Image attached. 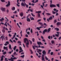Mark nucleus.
<instances>
[{"instance_id": "56", "label": "nucleus", "mask_w": 61, "mask_h": 61, "mask_svg": "<svg viewBox=\"0 0 61 61\" xmlns=\"http://www.w3.org/2000/svg\"><path fill=\"white\" fill-rule=\"evenodd\" d=\"M6 40H8V37L7 36H6L5 37Z\"/></svg>"}, {"instance_id": "4", "label": "nucleus", "mask_w": 61, "mask_h": 61, "mask_svg": "<svg viewBox=\"0 0 61 61\" xmlns=\"http://www.w3.org/2000/svg\"><path fill=\"white\" fill-rule=\"evenodd\" d=\"M52 19H53V17L52 16H51L49 18V20L48 19H47V21L48 22H49V20H51Z\"/></svg>"}, {"instance_id": "1", "label": "nucleus", "mask_w": 61, "mask_h": 61, "mask_svg": "<svg viewBox=\"0 0 61 61\" xmlns=\"http://www.w3.org/2000/svg\"><path fill=\"white\" fill-rule=\"evenodd\" d=\"M21 6H23L24 7H25V5L26 6V7H27V8H28V5H27L25 2H24H24H22V3L21 4Z\"/></svg>"}, {"instance_id": "29", "label": "nucleus", "mask_w": 61, "mask_h": 61, "mask_svg": "<svg viewBox=\"0 0 61 61\" xmlns=\"http://www.w3.org/2000/svg\"><path fill=\"white\" fill-rule=\"evenodd\" d=\"M36 29H38V30H40V29L39 28V27H37L36 28Z\"/></svg>"}, {"instance_id": "19", "label": "nucleus", "mask_w": 61, "mask_h": 61, "mask_svg": "<svg viewBox=\"0 0 61 61\" xmlns=\"http://www.w3.org/2000/svg\"><path fill=\"white\" fill-rule=\"evenodd\" d=\"M17 59V58H16L15 57H14V58H13L12 57H11V59Z\"/></svg>"}, {"instance_id": "64", "label": "nucleus", "mask_w": 61, "mask_h": 61, "mask_svg": "<svg viewBox=\"0 0 61 61\" xmlns=\"http://www.w3.org/2000/svg\"><path fill=\"white\" fill-rule=\"evenodd\" d=\"M61 39V36L59 38V40H60Z\"/></svg>"}, {"instance_id": "17", "label": "nucleus", "mask_w": 61, "mask_h": 61, "mask_svg": "<svg viewBox=\"0 0 61 61\" xmlns=\"http://www.w3.org/2000/svg\"><path fill=\"white\" fill-rule=\"evenodd\" d=\"M56 30V31H59V29L57 28H55V30Z\"/></svg>"}, {"instance_id": "10", "label": "nucleus", "mask_w": 61, "mask_h": 61, "mask_svg": "<svg viewBox=\"0 0 61 61\" xmlns=\"http://www.w3.org/2000/svg\"><path fill=\"white\" fill-rule=\"evenodd\" d=\"M61 23L60 22H58L56 23V25L57 26H59L60 25Z\"/></svg>"}, {"instance_id": "9", "label": "nucleus", "mask_w": 61, "mask_h": 61, "mask_svg": "<svg viewBox=\"0 0 61 61\" xmlns=\"http://www.w3.org/2000/svg\"><path fill=\"white\" fill-rule=\"evenodd\" d=\"M42 53L44 55H45V56H46V51H45V50H44L42 52Z\"/></svg>"}, {"instance_id": "52", "label": "nucleus", "mask_w": 61, "mask_h": 61, "mask_svg": "<svg viewBox=\"0 0 61 61\" xmlns=\"http://www.w3.org/2000/svg\"><path fill=\"white\" fill-rule=\"evenodd\" d=\"M3 60H4V58H1L0 59V61H3Z\"/></svg>"}, {"instance_id": "3", "label": "nucleus", "mask_w": 61, "mask_h": 61, "mask_svg": "<svg viewBox=\"0 0 61 61\" xmlns=\"http://www.w3.org/2000/svg\"><path fill=\"white\" fill-rule=\"evenodd\" d=\"M50 7L52 8V7H56V6L54 4H52L51 5H50Z\"/></svg>"}, {"instance_id": "15", "label": "nucleus", "mask_w": 61, "mask_h": 61, "mask_svg": "<svg viewBox=\"0 0 61 61\" xmlns=\"http://www.w3.org/2000/svg\"><path fill=\"white\" fill-rule=\"evenodd\" d=\"M26 38H25L24 40V42L25 43H26Z\"/></svg>"}, {"instance_id": "62", "label": "nucleus", "mask_w": 61, "mask_h": 61, "mask_svg": "<svg viewBox=\"0 0 61 61\" xmlns=\"http://www.w3.org/2000/svg\"><path fill=\"white\" fill-rule=\"evenodd\" d=\"M44 25H46V26H47V25L46 24V23H44Z\"/></svg>"}, {"instance_id": "46", "label": "nucleus", "mask_w": 61, "mask_h": 61, "mask_svg": "<svg viewBox=\"0 0 61 61\" xmlns=\"http://www.w3.org/2000/svg\"><path fill=\"white\" fill-rule=\"evenodd\" d=\"M26 41L27 43H29V41H28V39H27V38H26Z\"/></svg>"}, {"instance_id": "13", "label": "nucleus", "mask_w": 61, "mask_h": 61, "mask_svg": "<svg viewBox=\"0 0 61 61\" xmlns=\"http://www.w3.org/2000/svg\"><path fill=\"white\" fill-rule=\"evenodd\" d=\"M23 15H24V14H23V12H21L20 13V16L22 17V16H23Z\"/></svg>"}, {"instance_id": "42", "label": "nucleus", "mask_w": 61, "mask_h": 61, "mask_svg": "<svg viewBox=\"0 0 61 61\" xmlns=\"http://www.w3.org/2000/svg\"><path fill=\"white\" fill-rule=\"evenodd\" d=\"M27 34H28L29 35V34H30V32L29 31H28L27 32Z\"/></svg>"}, {"instance_id": "16", "label": "nucleus", "mask_w": 61, "mask_h": 61, "mask_svg": "<svg viewBox=\"0 0 61 61\" xmlns=\"http://www.w3.org/2000/svg\"><path fill=\"white\" fill-rule=\"evenodd\" d=\"M11 44H10L9 45V48L10 49H11V50H12V48H11Z\"/></svg>"}, {"instance_id": "7", "label": "nucleus", "mask_w": 61, "mask_h": 61, "mask_svg": "<svg viewBox=\"0 0 61 61\" xmlns=\"http://www.w3.org/2000/svg\"><path fill=\"white\" fill-rule=\"evenodd\" d=\"M8 4L6 5V7H8L9 5H10V2L9 1H8Z\"/></svg>"}, {"instance_id": "50", "label": "nucleus", "mask_w": 61, "mask_h": 61, "mask_svg": "<svg viewBox=\"0 0 61 61\" xmlns=\"http://www.w3.org/2000/svg\"><path fill=\"white\" fill-rule=\"evenodd\" d=\"M18 43H19V44H21V42L20 41H18Z\"/></svg>"}, {"instance_id": "14", "label": "nucleus", "mask_w": 61, "mask_h": 61, "mask_svg": "<svg viewBox=\"0 0 61 61\" xmlns=\"http://www.w3.org/2000/svg\"><path fill=\"white\" fill-rule=\"evenodd\" d=\"M51 29L50 28H49L48 29V31H47L48 33L49 32H50V30H51Z\"/></svg>"}, {"instance_id": "27", "label": "nucleus", "mask_w": 61, "mask_h": 61, "mask_svg": "<svg viewBox=\"0 0 61 61\" xmlns=\"http://www.w3.org/2000/svg\"><path fill=\"white\" fill-rule=\"evenodd\" d=\"M3 54L4 55H5V54H6V52L5 51V52H4L3 53Z\"/></svg>"}, {"instance_id": "8", "label": "nucleus", "mask_w": 61, "mask_h": 61, "mask_svg": "<svg viewBox=\"0 0 61 61\" xmlns=\"http://www.w3.org/2000/svg\"><path fill=\"white\" fill-rule=\"evenodd\" d=\"M37 44L38 45H43V44L42 43H41V41H40L39 42L37 41Z\"/></svg>"}, {"instance_id": "25", "label": "nucleus", "mask_w": 61, "mask_h": 61, "mask_svg": "<svg viewBox=\"0 0 61 61\" xmlns=\"http://www.w3.org/2000/svg\"><path fill=\"white\" fill-rule=\"evenodd\" d=\"M54 42H55V41H54L53 40L51 41V43L52 44H54Z\"/></svg>"}, {"instance_id": "60", "label": "nucleus", "mask_w": 61, "mask_h": 61, "mask_svg": "<svg viewBox=\"0 0 61 61\" xmlns=\"http://www.w3.org/2000/svg\"><path fill=\"white\" fill-rule=\"evenodd\" d=\"M34 46L35 47H36V48H39L37 46H36L34 45Z\"/></svg>"}, {"instance_id": "53", "label": "nucleus", "mask_w": 61, "mask_h": 61, "mask_svg": "<svg viewBox=\"0 0 61 61\" xmlns=\"http://www.w3.org/2000/svg\"><path fill=\"white\" fill-rule=\"evenodd\" d=\"M30 32L31 33H33V30H32V29H31Z\"/></svg>"}, {"instance_id": "35", "label": "nucleus", "mask_w": 61, "mask_h": 61, "mask_svg": "<svg viewBox=\"0 0 61 61\" xmlns=\"http://www.w3.org/2000/svg\"><path fill=\"white\" fill-rule=\"evenodd\" d=\"M9 41H10V42H11V43H13V41H12V40L11 39H10L9 40Z\"/></svg>"}, {"instance_id": "6", "label": "nucleus", "mask_w": 61, "mask_h": 61, "mask_svg": "<svg viewBox=\"0 0 61 61\" xmlns=\"http://www.w3.org/2000/svg\"><path fill=\"white\" fill-rule=\"evenodd\" d=\"M44 55L45 56V55H44V54H42V56H41V57H42V59L41 60L42 61H43V60H45V58H44Z\"/></svg>"}, {"instance_id": "20", "label": "nucleus", "mask_w": 61, "mask_h": 61, "mask_svg": "<svg viewBox=\"0 0 61 61\" xmlns=\"http://www.w3.org/2000/svg\"><path fill=\"white\" fill-rule=\"evenodd\" d=\"M12 10H15V7H13L11 9Z\"/></svg>"}, {"instance_id": "41", "label": "nucleus", "mask_w": 61, "mask_h": 61, "mask_svg": "<svg viewBox=\"0 0 61 61\" xmlns=\"http://www.w3.org/2000/svg\"><path fill=\"white\" fill-rule=\"evenodd\" d=\"M52 12L53 14H56V12H55V11H52Z\"/></svg>"}, {"instance_id": "47", "label": "nucleus", "mask_w": 61, "mask_h": 61, "mask_svg": "<svg viewBox=\"0 0 61 61\" xmlns=\"http://www.w3.org/2000/svg\"><path fill=\"white\" fill-rule=\"evenodd\" d=\"M9 42H8V41H7L6 42V43L7 44H9Z\"/></svg>"}, {"instance_id": "40", "label": "nucleus", "mask_w": 61, "mask_h": 61, "mask_svg": "<svg viewBox=\"0 0 61 61\" xmlns=\"http://www.w3.org/2000/svg\"><path fill=\"white\" fill-rule=\"evenodd\" d=\"M50 51H51V50H49L48 51V53L49 54H50Z\"/></svg>"}, {"instance_id": "5", "label": "nucleus", "mask_w": 61, "mask_h": 61, "mask_svg": "<svg viewBox=\"0 0 61 61\" xmlns=\"http://www.w3.org/2000/svg\"><path fill=\"white\" fill-rule=\"evenodd\" d=\"M48 30L47 29H45L43 31V35H44L45 34V32H47Z\"/></svg>"}, {"instance_id": "63", "label": "nucleus", "mask_w": 61, "mask_h": 61, "mask_svg": "<svg viewBox=\"0 0 61 61\" xmlns=\"http://www.w3.org/2000/svg\"><path fill=\"white\" fill-rule=\"evenodd\" d=\"M41 19L37 21V22H40V21H41Z\"/></svg>"}, {"instance_id": "37", "label": "nucleus", "mask_w": 61, "mask_h": 61, "mask_svg": "<svg viewBox=\"0 0 61 61\" xmlns=\"http://www.w3.org/2000/svg\"><path fill=\"white\" fill-rule=\"evenodd\" d=\"M29 41L30 42V44L32 45V42L30 40H29Z\"/></svg>"}, {"instance_id": "51", "label": "nucleus", "mask_w": 61, "mask_h": 61, "mask_svg": "<svg viewBox=\"0 0 61 61\" xmlns=\"http://www.w3.org/2000/svg\"><path fill=\"white\" fill-rule=\"evenodd\" d=\"M38 2V0H36L35 1V3H37V2Z\"/></svg>"}, {"instance_id": "43", "label": "nucleus", "mask_w": 61, "mask_h": 61, "mask_svg": "<svg viewBox=\"0 0 61 61\" xmlns=\"http://www.w3.org/2000/svg\"><path fill=\"white\" fill-rule=\"evenodd\" d=\"M2 31L3 33H5V30H2Z\"/></svg>"}, {"instance_id": "55", "label": "nucleus", "mask_w": 61, "mask_h": 61, "mask_svg": "<svg viewBox=\"0 0 61 61\" xmlns=\"http://www.w3.org/2000/svg\"><path fill=\"white\" fill-rule=\"evenodd\" d=\"M32 2L34 3H35V0H33L32 1Z\"/></svg>"}, {"instance_id": "58", "label": "nucleus", "mask_w": 61, "mask_h": 61, "mask_svg": "<svg viewBox=\"0 0 61 61\" xmlns=\"http://www.w3.org/2000/svg\"><path fill=\"white\" fill-rule=\"evenodd\" d=\"M25 36L27 37H28V36L27 34H26L25 35Z\"/></svg>"}, {"instance_id": "30", "label": "nucleus", "mask_w": 61, "mask_h": 61, "mask_svg": "<svg viewBox=\"0 0 61 61\" xmlns=\"http://www.w3.org/2000/svg\"><path fill=\"white\" fill-rule=\"evenodd\" d=\"M7 59V58H5V61H8V60H7V59Z\"/></svg>"}, {"instance_id": "54", "label": "nucleus", "mask_w": 61, "mask_h": 61, "mask_svg": "<svg viewBox=\"0 0 61 61\" xmlns=\"http://www.w3.org/2000/svg\"><path fill=\"white\" fill-rule=\"evenodd\" d=\"M12 36V35H11L10 34H9V36H10V37H11V36Z\"/></svg>"}, {"instance_id": "38", "label": "nucleus", "mask_w": 61, "mask_h": 61, "mask_svg": "<svg viewBox=\"0 0 61 61\" xmlns=\"http://www.w3.org/2000/svg\"><path fill=\"white\" fill-rule=\"evenodd\" d=\"M48 38L49 39H50V38H51V36H49L48 37Z\"/></svg>"}, {"instance_id": "31", "label": "nucleus", "mask_w": 61, "mask_h": 61, "mask_svg": "<svg viewBox=\"0 0 61 61\" xmlns=\"http://www.w3.org/2000/svg\"><path fill=\"white\" fill-rule=\"evenodd\" d=\"M20 57L22 58H23V57H25V55H23V56H20Z\"/></svg>"}, {"instance_id": "57", "label": "nucleus", "mask_w": 61, "mask_h": 61, "mask_svg": "<svg viewBox=\"0 0 61 61\" xmlns=\"http://www.w3.org/2000/svg\"><path fill=\"white\" fill-rule=\"evenodd\" d=\"M42 12V11H38V14H39V13H41Z\"/></svg>"}, {"instance_id": "36", "label": "nucleus", "mask_w": 61, "mask_h": 61, "mask_svg": "<svg viewBox=\"0 0 61 61\" xmlns=\"http://www.w3.org/2000/svg\"><path fill=\"white\" fill-rule=\"evenodd\" d=\"M19 48H20V50H22V48L20 46Z\"/></svg>"}, {"instance_id": "33", "label": "nucleus", "mask_w": 61, "mask_h": 61, "mask_svg": "<svg viewBox=\"0 0 61 61\" xmlns=\"http://www.w3.org/2000/svg\"><path fill=\"white\" fill-rule=\"evenodd\" d=\"M23 52V50H21V51H20L19 52V53H20L21 52Z\"/></svg>"}, {"instance_id": "48", "label": "nucleus", "mask_w": 61, "mask_h": 61, "mask_svg": "<svg viewBox=\"0 0 61 61\" xmlns=\"http://www.w3.org/2000/svg\"><path fill=\"white\" fill-rule=\"evenodd\" d=\"M41 6L42 9H44V7H43V5H41Z\"/></svg>"}, {"instance_id": "2", "label": "nucleus", "mask_w": 61, "mask_h": 61, "mask_svg": "<svg viewBox=\"0 0 61 61\" xmlns=\"http://www.w3.org/2000/svg\"><path fill=\"white\" fill-rule=\"evenodd\" d=\"M0 9L2 12H5V8L1 7L0 8Z\"/></svg>"}, {"instance_id": "11", "label": "nucleus", "mask_w": 61, "mask_h": 61, "mask_svg": "<svg viewBox=\"0 0 61 61\" xmlns=\"http://www.w3.org/2000/svg\"><path fill=\"white\" fill-rule=\"evenodd\" d=\"M3 48L5 50L6 49V51H8V49L7 48V46H6V47H5V46H4L3 47Z\"/></svg>"}, {"instance_id": "34", "label": "nucleus", "mask_w": 61, "mask_h": 61, "mask_svg": "<svg viewBox=\"0 0 61 61\" xmlns=\"http://www.w3.org/2000/svg\"><path fill=\"white\" fill-rule=\"evenodd\" d=\"M31 15L32 16H33V17H35V15H34V14H33L32 13H31Z\"/></svg>"}, {"instance_id": "28", "label": "nucleus", "mask_w": 61, "mask_h": 61, "mask_svg": "<svg viewBox=\"0 0 61 61\" xmlns=\"http://www.w3.org/2000/svg\"><path fill=\"white\" fill-rule=\"evenodd\" d=\"M59 34H56L55 35V36H57V37H58L59 36Z\"/></svg>"}, {"instance_id": "21", "label": "nucleus", "mask_w": 61, "mask_h": 61, "mask_svg": "<svg viewBox=\"0 0 61 61\" xmlns=\"http://www.w3.org/2000/svg\"><path fill=\"white\" fill-rule=\"evenodd\" d=\"M0 1L1 2H2L3 3H5V0H1Z\"/></svg>"}, {"instance_id": "61", "label": "nucleus", "mask_w": 61, "mask_h": 61, "mask_svg": "<svg viewBox=\"0 0 61 61\" xmlns=\"http://www.w3.org/2000/svg\"><path fill=\"white\" fill-rule=\"evenodd\" d=\"M42 41L43 42H46V41L44 39L42 40Z\"/></svg>"}, {"instance_id": "23", "label": "nucleus", "mask_w": 61, "mask_h": 61, "mask_svg": "<svg viewBox=\"0 0 61 61\" xmlns=\"http://www.w3.org/2000/svg\"><path fill=\"white\" fill-rule=\"evenodd\" d=\"M30 50L31 52V54H33V52L32 51V50L30 49Z\"/></svg>"}, {"instance_id": "59", "label": "nucleus", "mask_w": 61, "mask_h": 61, "mask_svg": "<svg viewBox=\"0 0 61 61\" xmlns=\"http://www.w3.org/2000/svg\"><path fill=\"white\" fill-rule=\"evenodd\" d=\"M16 53L15 51H14V52L13 53V55H16Z\"/></svg>"}, {"instance_id": "32", "label": "nucleus", "mask_w": 61, "mask_h": 61, "mask_svg": "<svg viewBox=\"0 0 61 61\" xmlns=\"http://www.w3.org/2000/svg\"><path fill=\"white\" fill-rule=\"evenodd\" d=\"M45 58L46 59V60H48L49 59L47 58V57H46V56H45Z\"/></svg>"}, {"instance_id": "26", "label": "nucleus", "mask_w": 61, "mask_h": 61, "mask_svg": "<svg viewBox=\"0 0 61 61\" xmlns=\"http://www.w3.org/2000/svg\"><path fill=\"white\" fill-rule=\"evenodd\" d=\"M54 23H56L57 22V21H56V20L55 19L54 20Z\"/></svg>"}, {"instance_id": "18", "label": "nucleus", "mask_w": 61, "mask_h": 61, "mask_svg": "<svg viewBox=\"0 0 61 61\" xmlns=\"http://www.w3.org/2000/svg\"><path fill=\"white\" fill-rule=\"evenodd\" d=\"M30 19L31 20H35L34 18L33 17H32H32H30Z\"/></svg>"}, {"instance_id": "44", "label": "nucleus", "mask_w": 61, "mask_h": 61, "mask_svg": "<svg viewBox=\"0 0 61 61\" xmlns=\"http://www.w3.org/2000/svg\"><path fill=\"white\" fill-rule=\"evenodd\" d=\"M37 36H38L39 35V34H38V31H37Z\"/></svg>"}, {"instance_id": "39", "label": "nucleus", "mask_w": 61, "mask_h": 61, "mask_svg": "<svg viewBox=\"0 0 61 61\" xmlns=\"http://www.w3.org/2000/svg\"><path fill=\"white\" fill-rule=\"evenodd\" d=\"M54 54V53L53 52H51V56H52V55H53V54Z\"/></svg>"}, {"instance_id": "49", "label": "nucleus", "mask_w": 61, "mask_h": 61, "mask_svg": "<svg viewBox=\"0 0 61 61\" xmlns=\"http://www.w3.org/2000/svg\"><path fill=\"white\" fill-rule=\"evenodd\" d=\"M17 13V11H15L14 12H13V13L14 14H16Z\"/></svg>"}, {"instance_id": "22", "label": "nucleus", "mask_w": 61, "mask_h": 61, "mask_svg": "<svg viewBox=\"0 0 61 61\" xmlns=\"http://www.w3.org/2000/svg\"><path fill=\"white\" fill-rule=\"evenodd\" d=\"M46 14L47 15H51V14L49 13H46Z\"/></svg>"}, {"instance_id": "12", "label": "nucleus", "mask_w": 61, "mask_h": 61, "mask_svg": "<svg viewBox=\"0 0 61 61\" xmlns=\"http://www.w3.org/2000/svg\"><path fill=\"white\" fill-rule=\"evenodd\" d=\"M26 20L27 22H30L31 21V20H30V18H29L27 19V17Z\"/></svg>"}, {"instance_id": "45", "label": "nucleus", "mask_w": 61, "mask_h": 61, "mask_svg": "<svg viewBox=\"0 0 61 61\" xmlns=\"http://www.w3.org/2000/svg\"><path fill=\"white\" fill-rule=\"evenodd\" d=\"M32 40L33 42H34L35 41V40H35V39H34V38H32Z\"/></svg>"}, {"instance_id": "24", "label": "nucleus", "mask_w": 61, "mask_h": 61, "mask_svg": "<svg viewBox=\"0 0 61 61\" xmlns=\"http://www.w3.org/2000/svg\"><path fill=\"white\" fill-rule=\"evenodd\" d=\"M56 6H57V7H58L59 8L60 7V5H59V4H56Z\"/></svg>"}]
</instances>
